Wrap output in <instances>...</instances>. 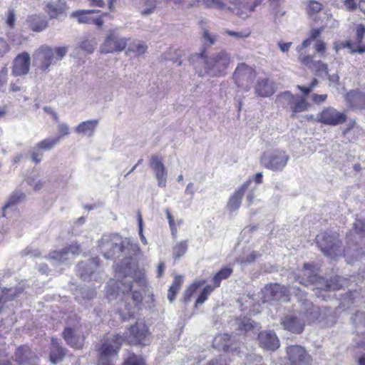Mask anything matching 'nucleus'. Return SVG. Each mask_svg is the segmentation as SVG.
I'll return each mask as SVG.
<instances>
[{
	"instance_id": "obj_1",
	"label": "nucleus",
	"mask_w": 365,
	"mask_h": 365,
	"mask_svg": "<svg viewBox=\"0 0 365 365\" xmlns=\"http://www.w3.org/2000/svg\"><path fill=\"white\" fill-rule=\"evenodd\" d=\"M148 335V329L143 322L132 326L124 336L115 334L106 339L100 349L98 365H114L118 351L123 341L130 344H142Z\"/></svg>"
},
{
	"instance_id": "obj_2",
	"label": "nucleus",
	"mask_w": 365,
	"mask_h": 365,
	"mask_svg": "<svg viewBox=\"0 0 365 365\" xmlns=\"http://www.w3.org/2000/svg\"><path fill=\"white\" fill-rule=\"evenodd\" d=\"M190 61L200 76H217L227 70L231 63V58L225 51H220L207 57L203 49L200 53L192 54Z\"/></svg>"
},
{
	"instance_id": "obj_3",
	"label": "nucleus",
	"mask_w": 365,
	"mask_h": 365,
	"mask_svg": "<svg viewBox=\"0 0 365 365\" xmlns=\"http://www.w3.org/2000/svg\"><path fill=\"white\" fill-rule=\"evenodd\" d=\"M68 52L66 46L42 45L33 53V65L36 73L48 72L51 66L61 61Z\"/></svg>"
},
{
	"instance_id": "obj_4",
	"label": "nucleus",
	"mask_w": 365,
	"mask_h": 365,
	"mask_svg": "<svg viewBox=\"0 0 365 365\" xmlns=\"http://www.w3.org/2000/svg\"><path fill=\"white\" fill-rule=\"evenodd\" d=\"M262 1L229 0V6H227L222 0H201L200 2L206 7L215 8L221 11L228 9L240 18L246 19L251 16Z\"/></svg>"
},
{
	"instance_id": "obj_5",
	"label": "nucleus",
	"mask_w": 365,
	"mask_h": 365,
	"mask_svg": "<svg viewBox=\"0 0 365 365\" xmlns=\"http://www.w3.org/2000/svg\"><path fill=\"white\" fill-rule=\"evenodd\" d=\"M297 280L304 285L316 282L317 284V289L336 290L341 287V284H339V277H335L329 282H325L323 279H319L318 280L315 268L309 264H304Z\"/></svg>"
},
{
	"instance_id": "obj_6",
	"label": "nucleus",
	"mask_w": 365,
	"mask_h": 365,
	"mask_svg": "<svg viewBox=\"0 0 365 365\" xmlns=\"http://www.w3.org/2000/svg\"><path fill=\"white\" fill-rule=\"evenodd\" d=\"M144 276L145 274L142 271H135L132 276H125L124 279L115 282V284L118 289L117 294L121 292L122 294L126 295V298L128 299L130 297L133 302V304L135 306L142 301V294L137 291L131 292L132 290V282L135 280L136 283L140 284H144ZM114 284L113 282H110V286Z\"/></svg>"
},
{
	"instance_id": "obj_7",
	"label": "nucleus",
	"mask_w": 365,
	"mask_h": 365,
	"mask_svg": "<svg viewBox=\"0 0 365 365\" xmlns=\"http://www.w3.org/2000/svg\"><path fill=\"white\" fill-rule=\"evenodd\" d=\"M130 239H123L115 234L103 237L99 242V247L106 259H111L123 251L125 247L129 245Z\"/></svg>"
},
{
	"instance_id": "obj_8",
	"label": "nucleus",
	"mask_w": 365,
	"mask_h": 365,
	"mask_svg": "<svg viewBox=\"0 0 365 365\" xmlns=\"http://www.w3.org/2000/svg\"><path fill=\"white\" fill-rule=\"evenodd\" d=\"M128 41V39L121 36L117 30H109L100 45L99 52L102 54L121 52L126 48Z\"/></svg>"
},
{
	"instance_id": "obj_9",
	"label": "nucleus",
	"mask_w": 365,
	"mask_h": 365,
	"mask_svg": "<svg viewBox=\"0 0 365 365\" xmlns=\"http://www.w3.org/2000/svg\"><path fill=\"white\" fill-rule=\"evenodd\" d=\"M289 158V155L284 151L275 150L264 153L260 162L264 167L278 171L286 166Z\"/></svg>"
},
{
	"instance_id": "obj_10",
	"label": "nucleus",
	"mask_w": 365,
	"mask_h": 365,
	"mask_svg": "<svg viewBox=\"0 0 365 365\" xmlns=\"http://www.w3.org/2000/svg\"><path fill=\"white\" fill-rule=\"evenodd\" d=\"M317 243L324 255L334 257L341 254V246L338 239L327 233L317 236Z\"/></svg>"
},
{
	"instance_id": "obj_11",
	"label": "nucleus",
	"mask_w": 365,
	"mask_h": 365,
	"mask_svg": "<svg viewBox=\"0 0 365 365\" xmlns=\"http://www.w3.org/2000/svg\"><path fill=\"white\" fill-rule=\"evenodd\" d=\"M316 120L324 125L336 126L346 120L345 113L340 112L333 107L324 108L317 116Z\"/></svg>"
},
{
	"instance_id": "obj_12",
	"label": "nucleus",
	"mask_w": 365,
	"mask_h": 365,
	"mask_svg": "<svg viewBox=\"0 0 365 365\" xmlns=\"http://www.w3.org/2000/svg\"><path fill=\"white\" fill-rule=\"evenodd\" d=\"M256 77L255 71L245 63L239 65L234 73V78L239 86L249 89Z\"/></svg>"
},
{
	"instance_id": "obj_13",
	"label": "nucleus",
	"mask_w": 365,
	"mask_h": 365,
	"mask_svg": "<svg viewBox=\"0 0 365 365\" xmlns=\"http://www.w3.org/2000/svg\"><path fill=\"white\" fill-rule=\"evenodd\" d=\"M71 17L79 24H93L98 26L103 24L102 16L99 14V11L96 10L76 11L71 13Z\"/></svg>"
},
{
	"instance_id": "obj_14",
	"label": "nucleus",
	"mask_w": 365,
	"mask_h": 365,
	"mask_svg": "<svg viewBox=\"0 0 365 365\" xmlns=\"http://www.w3.org/2000/svg\"><path fill=\"white\" fill-rule=\"evenodd\" d=\"M31 57L27 52L17 55L12 63L11 74L14 76H22L27 74L30 70Z\"/></svg>"
},
{
	"instance_id": "obj_15",
	"label": "nucleus",
	"mask_w": 365,
	"mask_h": 365,
	"mask_svg": "<svg viewBox=\"0 0 365 365\" xmlns=\"http://www.w3.org/2000/svg\"><path fill=\"white\" fill-rule=\"evenodd\" d=\"M287 354L292 365H310V356L300 346L287 347Z\"/></svg>"
},
{
	"instance_id": "obj_16",
	"label": "nucleus",
	"mask_w": 365,
	"mask_h": 365,
	"mask_svg": "<svg viewBox=\"0 0 365 365\" xmlns=\"http://www.w3.org/2000/svg\"><path fill=\"white\" fill-rule=\"evenodd\" d=\"M150 165L155 173L158 186L165 187L166 185L168 173L162 158L157 155L151 156L150 158Z\"/></svg>"
},
{
	"instance_id": "obj_17",
	"label": "nucleus",
	"mask_w": 365,
	"mask_h": 365,
	"mask_svg": "<svg viewBox=\"0 0 365 365\" xmlns=\"http://www.w3.org/2000/svg\"><path fill=\"white\" fill-rule=\"evenodd\" d=\"M80 252V246L76 243H72L68 247L51 252L49 254V259L58 262H64L79 255Z\"/></svg>"
},
{
	"instance_id": "obj_18",
	"label": "nucleus",
	"mask_w": 365,
	"mask_h": 365,
	"mask_svg": "<svg viewBox=\"0 0 365 365\" xmlns=\"http://www.w3.org/2000/svg\"><path fill=\"white\" fill-rule=\"evenodd\" d=\"M258 341L259 346L267 350L274 351L280 346L277 336L271 331L260 332L258 334Z\"/></svg>"
},
{
	"instance_id": "obj_19",
	"label": "nucleus",
	"mask_w": 365,
	"mask_h": 365,
	"mask_svg": "<svg viewBox=\"0 0 365 365\" xmlns=\"http://www.w3.org/2000/svg\"><path fill=\"white\" fill-rule=\"evenodd\" d=\"M59 142V138H48L39 142L31 152V158L36 163H38L42 158L41 150H48L52 149Z\"/></svg>"
},
{
	"instance_id": "obj_20",
	"label": "nucleus",
	"mask_w": 365,
	"mask_h": 365,
	"mask_svg": "<svg viewBox=\"0 0 365 365\" xmlns=\"http://www.w3.org/2000/svg\"><path fill=\"white\" fill-rule=\"evenodd\" d=\"M213 346L219 350H223L227 352L237 353V347L233 344L231 337L227 334H221L216 336L213 339Z\"/></svg>"
},
{
	"instance_id": "obj_21",
	"label": "nucleus",
	"mask_w": 365,
	"mask_h": 365,
	"mask_svg": "<svg viewBox=\"0 0 365 365\" xmlns=\"http://www.w3.org/2000/svg\"><path fill=\"white\" fill-rule=\"evenodd\" d=\"M63 337L74 348L78 349L83 346V337L77 327H66L63 331Z\"/></svg>"
},
{
	"instance_id": "obj_22",
	"label": "nucleus",
	"mask_w": 365,
	"mask_h": 365,
	"mask_svg": "<svg viewBox=\"0 0 365 365\" xmlns=\"http://www.w3.org/2000/svg\"><path fill=\"white\" fill-rule=\"evenodd\" d=\"M299 61L303 65L309 67L318 74L324 73H327V66L321 61H314L313 56H303L302 53L299 56Z\"/></svg>"
},
{
	"instance_id": "obj_23",
	"label": "nucleus",
	"mask_w": 365,
	"mask_h": 365,
	"mask_svg": "<svg viewBox=\"0 0 365 365\" xmlns=\"http://www.w3.org/2000/svg\"><path fill=\"white\" fill-rule=\"evenodd\" d=\"M284 328L293 333H301L304 329V319L301 320L298 317L292 315L287 316L282 322Z\"/></svg>"
},
{
	"instance_id": "obj_24",
	"label": "nucleus",
	"mask_w": 365,
	"mask_h": 365,
	"mask_svg": "<svg viewBox=\"0 0 365 365\" xmlns=\"http://www.w3.org/2000/svg\"><path fill=\"white\" fill-rule=\"evenodd\" d=\"M255 91L257 96L266 98L272 96L274 93L273 84L267 78L259 79L255 87Z\"/></svg>"
},
{
	"instance_id": "obj_25",
	"label": "nucleus",
	"mask_w": 365,
	"mask_h": 365,
	"mask_svg": "<svg viewBox=\"0 0 365 365\" xmlns=\"http://www.w3.org/2000/svg\"><path fill=\"white\" fill-rule=\"evenodd\" d=\"M249 184L250 182H247L243 184L242 187L236 190L230 197L227 203V208L230 211H235L240 207L242 197L245 190L247 189Z\"/></svg>"
},
{
	"instance_id": "obj_26",
	"label": "nucleus",
	"mask_w": 365,
	"mask_h": 365,
	"mask_svg": "<svg viewBox=\"0 0 365 365\" xmlns=\"http://www.w3.org/2000/svg\"><path fill=\"white\" fill-rule=\"evenodd\" d=\"M98 124V120H89L81 122L76 128V133L84 135L91 137L93 135Z\"/></svg>"
},
{
	"instance_id": "obj_27",
	"label": "nucleus",
	"mask_w": 365,
	"mask_h": 365,
	"mask_svg": "<svg viewBox=\"0 0 365 365\" xmlns=\"http://www.w3.org/2000/svg\"><path fill=\"white\" fill-rule=\"evenodd\" d=\"M278 284L266 286L262 290L264 302H269L272 299H279L282 297V289Z\"/></svg>"
},
{
	"instance_id": "obj_28",
	"label": "nucleus",
	"mask_w": 365,
	"mask_h": 365,
	"mask_svg": "<svg viewBox=\"0 0 365 365\" xmlns=\"http://www.w3.org/2000/svg\"><path fill=\"white\" fill-rule=\"evenodd\" d=\"M46 11L51 18L63 14L66 9L64 0H52L46 4Z\"/></svg>"
},
{
	"instance_id": "obj_29",
	"label": "nucleus",
	"mask_w": 365,
	"mask_h": 365,
	"mask_svg": "<svg viewBox=\"0 0 365 365\" xmlns=\"http://www.w3.org/2000/svg\"><path fill=\"white\" fill-rule=\"evenodd\" d=\"M349 104L356 108H365V94L358 91H351L346 95Z\"/></svg>"
},
{
	"instance_id": "obj_30",
	"label": "nucleus",
	"mask_w": 365,
	"mask_h": 365,
	"mask_svg": "<svg viewBox=\"0 0 365 365\" xmlns=\"http://www.w3.org/2000/svg\"><path fill=\"white\" fill-rule=\"evenodd\" d=\"M28 22L31 29L34 31H41L47 27L46 21L38 15L29 16Z\"/></svg>"
},
{
	"instance_id": "obj_31",
	"label": "nucleus",
	"mask_w": 365,
	"mask_h": 365,
	"mask_svg": "<svg viewBox=\"0 0 365 365\" xmlns=\"http://www.w3.org/2000/svg\"><path fill=\"white\" fill-rule=\"evenodd\" d=\"M309 107V104L304 98L295 96V99L290 107L293 113L292 116H294V115L297 113H301L308 110Z\"/></svg>"
},
{
	"instance_id": "obj_32",
	"label": "nucleus",
	"mask_w": 365,
	"mask_h": 365,
	"mask_svg": "<svg viewBox=\"0 0 365 365\" xmlns=\"http://www.w3.org/2000/svg\"><path fill=\"white\" fill-rule=\"evenodd\" d=\"M183 283V278L182 276H175L174 281L168 290V298L170 302L175 299V296L180 290Z\"/></svg>"
},
{
	"instance_id": "obj_33",
	"label": "nucleus",
	"mask_w": 365,
	"mask_h": 365,
	"mask_svg": "<svg viewBox=\"0 0 365 365\" xmlns=\"http://www.w3.org/2000/svg\"><path fill=\"white\" fill-rule=\"evenodd\" d=\"M26 195L22 192L16 191L14 192L4 207V216H6V212L9 208L17 204L18 202L23 201Z\"/></svg>"
},
{
	"instance_id": "obj_34",
	"label": "nucleus",
	"mask_w": 365,
	"mask_h": 365,
	"mask_svg": "<svg viewBox=\"0 0 365 365\" xmlns=\"http://www.w3.org/2000/svg\"><path fill=\"white\" fill-rule=\"evenodd\" d=\"M295 99V96L289 91H284L277 96L276 102L282 106L287 105L291 107Z\"/></svg>"
},
{
	"instance_id": "obj_35",
	"label": "nucleus",
	"mask_w": 365,
	"mask_h": 365,
	"mask_svg": "<svg viewBox=\"0 0 365 365\" xmlns=\"http://www.w3.org/2000/svg\"><path fill=\"white\" fill-rule=\"evenodd\" d=\"M53 350L50 354V360L52 363L56 364L59 361L64 355V352L62 348L58 347L57 341L52 340Z\"/></svg>"
},
{
	"instance_id": "obj_36",
	"label": "nucleus",
	"mask_w": 365,
	"mask_h": 365,
	"mask_svg": "<svg viewBox=\"0 0 365 365\" xmlns=\"http://www.w3.org/2000/svg\"><path fill=\"white\" fill-rule=\"evenodd\" d=\"M98 267V262L96 259L91 261L88 264L81 263L79 264L80 269H83V272L81 273V277L86 279V276L92 277L94 273V268Z\"/></svg>"
},
{
	"instance_id": "obj_37",
	"label": "nucleus",
	"mask_w": 365,
	"mask_h": 365,
	"mask_svg": "<svg viewBox=\"0 0 365 365\" xmlns=\"http://www.w3.org/2000/svg\"><path fill=\"white\" fill-rule=\"evenodd\" d=\"M140 12L143 15L151 14L156 6L157 0H143Z\"/></svg>"
},
{
	"instance_id": "obj_38",
	"label": "nucleus",
	"mask_w": 365,
	"mask_h": 365,
	"mask_svg": "<svg viewBox=\"0 0 365 365\" xmlns=\"http://www.w3.org/2000/svg\"><path fill=\"white\" fill-rule=\"evenodd\" d=\"M205 283V281H196L193 282L185 291L184 295L185 301H190L191 297L196 292L197 289L202 286Z\"/></svg>"
},
{
	"instance_id": "obj_39",
	"label": "nucleus",
	"mask_w": 365,
	"mask_h": 365,
	"mask_svg": "<svg viewBox=\"0 0 365 365\" xmlns=\"http://www.w3.org/2000/svg\"><path fill=\"white\" fill-rule=\"evenodd\" d=\"M356 235L359 236L361 242H365V220H357L354 223V230Z\"/></svg>"
},
{
	"instance_id": "obj_40",
	"label": "nucleus",
	"mask_w": 365,
	"mask_h": 365,
	"mask_svg": "<svg viewBox=\"0 0 365 365\" xmlns=\"http://www.w3.org/2000/svg\"><path fill=\"white\" fill-rule=\"evenodd\" d=\"M232 273V269L229 268H225L220 270L213 278L215 283V287H217L220 284L222 279L227 278Z\"/></svg>"
},
{
	"instance_id": "obj_41",
	"label": "nucleus",
	"mask_w": 365,
	"mask_h": 365,
	"mask_svg": "<svg viewBox=\"0 0 365 365\" xmlns=\"http://www.w3.org/2000/svg\"><path fill=\"white\" fill-rule=\"evenodd\" d=\"M223 34H227V35L232 36L237 39H241V38H248L250 36L251 32L248 29L245 30V31H233L226 29L223 31Z\"/></svg>"
},
{
	"instance_id": "obj_42",
	"label": "nucleus",
	"mask_w": 365,
	"mask_h": 365,
	"mask_svg": "<svg viewBox=\"0 0 365 365\" xmlns=\"http://www.w3.org/2000/svg\"><path fill=\"white\" fill-rule=\"evenodd\" d=\"M96 46V41L95 38L84 40L80 44V47L88 53H92L94 51Z\"/></svg>"
},
{
	"instance_id": "obj_43",
	"label": "nucleus",
	"mask_w": 365,
	"mask_h": 365,
	"mask_svg": "<svg viewBox=\"0 0 365 365\" xmlns=\"http://www.w3.org/2000/svg\"><path fill=\"white\" fill-rule=\"evenodd\" d=\"M215 286L212 287L211 285L206 286L202 292H201L200 295L196 300V305L197 304H202L204 303L206 299H207L208 296L210 294V293L215 289Z\"/></svg>"
},
{
	"instance_id": "obj_44",
	"label": "nucleus",
	"mask_w": 365,
	"mask_h": 365,
	"mask_svg": "<svg viewBox=\"0 0 365 365\" xmlns=\"http://www.w3.org/2000/svg\"><path fill=\"white\" fill-rule=\"evenodd\" d=\"M147 46L140 42H137L130 46L129 51L135 53L137 55L140 56L147 51Z\"/></svg>"
},
{
	"instance_id": "obj_45",
	"label": "nucleus",
	"mask_w": 365,
	"mask_h": 365,
	"mask_svg": "<svg viewBox=\"0 0 365 365\" xmlns=\"http://www.w3.org/2000/svg\"><path fill=\"white\" fill-rule=\"evenodd\" d=\"M322 9V5L317 1H309L307 6V12L309 15H314L319 11H320Z\"/></svg>"
},
{
	"instance_id": "obj_46",
	"label": "nucleus",
	"mask_w": 365,
	"mask_h": 365,
	"mask_svg": "<svg viewBox=\"0 0 365 365\" xmlns=\"http://www.w3.org/2000/svg\"><path fill=\"white\" fill-rule=\"evenodd\" d=\"M186 242H180L174 248L173 255L175 258H178L184 255L187 250Z\"/></svg>"
},
{
	"instance_id": "obj_47",
	"label": "nucleus",
	"mask_w": 365,
	"mask_h": 365,
	"mask_svg": "<svg viewBox=\"0 0 365 365\" xmlns=\"http://www.w3.org/2000/svg\"><path fill=\"white\" fill-rule=\"evenodd\" d=\"M319 311L318 309L316 307H314L312 305L310 308V312H307L304 315V317L306 319V320L308 322H314L318 317Z\"/></svg>"
},
{
	"instance_id": "obj_48",
	"label": "nucleus",
	"mask_w": 365,
	"mask_h": 365,
	"mask_svg": "<svg viewBox=\"0 0 365 365\" xmlns=\"http://www.w3.org/2000/svg\"><path fill=\"white\" fill-rule=\"evenodd\" d=\"M58 135L56 138H59L60 140L61 138L69 134V126L66 123H60L58 125Z\"/></svg>"
},
{
	"instance_id": "obj_49",
	"label": "nucleus",
	"mask_w": 365,
	"mask_h": 365,
	"mask_svg": "<svg viewBox=\"0 0 365 365\" xmlns=\"http://www.w3.org/2000/svg\"><path fill=\"white\" fill-rule=\"evenodd\" d=\"M16 23V14L13 9H9L6 14V25L13 29Z\"/></svg>"
},
{
	"instance_id": "obj_50",
	"label": "nucleus",
	"mask_w": 365,
	"mask_h": 365,
	"mask_svg": "<svg viewBox=\"0 0 365 365\" xmlns=\"http://www.w3.org/2000/svg\"><path fill=\"white\" fill-rule=\"evenodd\" d=\"M124 365H145V362L141 357L132 355L125 361Z\"/></svg>"
},
{
	"instance_id": "obj_51",
	"label": "nucleus",
	"mask_w": 365,
	"mask_h": 365,
	"mask_svg": "<svg viewBox=\"0 0 365 365\" xmlns=\"http://www.w3.org/2000/svg\"><path fill=\"white\" fill-rule=\"evenodd\" d=\"M165 214H166L167 219L168 220V222H169V225H170L172 234L174 235L177 232V225L175 222L174 217L168 209H167L165 210Z\"/></svg>"
},
{
	"instance_id": "obj_52",
	"label": "nucleus",
	"mask_w": 365,
	"mask_h": 365,
	"mask_svg": "<svg viewBox=\"0 0 365 365\" xmlns=\"http://www.w3.org/2000/svg\"><path fill=\"white\" fill-rule=\"evenodd\" d=\"M10 51V46L2 37H0V58Z\"/></svg>"
},
{
	"instance_id": "obj_53",
	"label": "nucleus",
	"mask_w": 365,
	"mask_h": 365,
	"mask_svg": "<svg viewBox=\"0 0 365 365\" xmlns=\"http://www.w3.org/2000/svg\"><path fill=\"white\" fill-rule=\"evenodd\" d=\"M314 48L317 53H320L321 56H324L326 51V44L324 41L318 40L314 44Z\"/></svg>"
},
{
	"instance_id": "obj_54",
	"label": "nucleus",
	"mask_w": 365,
	"mask_h": 365,
	"mask_svg": "<svg viewBox=\"0 0 365 365\" xmlns=\"http://www.w3.org/2000/svg\"><path fill=\"white\" fill-rule=\"evenodd\" d=\"M138 227H139V235L140 237V240L144 245H147L148 241L143 235V219H142V217L140 215H138Z\"/></svg>"
},
{
	"instance_id": "obj_55",
	"label": "nucleus",
	"mask_w": 365,
	"mask_h": 365,
	"mask_svg": "<svg viewBox=\"0 0 365 365\" xmlns=\"http://www.w3.org/2000/svg\"><path fill=\"white\" fill-rule=\"evenodd\" d=\"M343 4L348 11H354L359 8V4H356L355 0H344Z\"/></svg>"
},
{
	"instance_id": "obj_56",
	"label": "nucleus",
	"mask_w": 365,
	"mask_h": 365,
	"mask_svg": "<svg viewBox=\"0 0 365 365\" xmlns=\"http://www.w3.org/2000/svg\"><path fill=\"white\" fill-rule=\"evenodd\" d=\"M203 38L204 39L209 42L210 45L214 44L217 40V36L215 35H212L208 31L205 30L203 31Z\"/></svg>"
},
{
	"instance_id": "obj_57",
	"label": "nucleus",
	"mask_w": 365,
	"mask_h": 365,
	"mask_svg": "<svg viewBox=\"0 0 365 365\" xmlns=\"http://www.w3.org/2000/svg\"><path fill=\"white\" fill-rule=\"evenodd\" d=\"M312 38H307L306 40H304V41L302 43V44H301V45H299V46H298L297 47V51L299 52V56H300V54H301V53H302V55H303V56H306V55L303 53V49H304V48H307V47H308L309 46H310V45H311V43H312Z\"/></svg>"
},
{
	"instance_id": "obj_58",
	"label": "nucleus",
	"mask_w": 365,
	"mask_h": 365,
	"mask_svg": "<svg viewBox=\"0 0 365 365\" xmlns=\"http://www.w3.org/2000/svg\"><path fill=\"white\" fill-rule=\"evenodd\" d=\"M327 98V94L318 95V94L314 93L312 96V101L317 104H321V103H324L326 101Z\"/></svg>"
},
{
	"instance_id": "obj_59",
	"label": "nucleus",
	"mask_w": 365,
	"mask_h": 365,
	"mask_svg": "<svg viewBox=\"0 0 365 365\" xmlns=\"http://www.w3.org/2000/svg\"><path fill=\"white\" fill-rule=\"evenodd\" d=\"M351 48V42H334L333 44V48L336 52H338L341 48Z\"/></svg>"
},
{
	"instance_id": "obj_60",
	"label": "nucleus",
	"mask_w": 365,
	"mask_h": 365,
	"mask_svg": "<svg viewBox=\"0 0 365 365\" xmlns=\"http://www.w3.org/2000/svg\"><path fill=\"white\" fill-rule=\"evenodd\" d=\"M8 69L4 67L0 70V87L5 84L7 81Z\"/></svg>"
},
{
	"instance_id": "obj_61",
	"label": "nucleus",
	"mask_w": 365,
	"mask_h": 365,
	"mask_svg": "<svg viewBox=\"0 0 365 365\" xmlns=\"http://www.w3.org/2000/svg\"><path fill=\"white\" fill-rule=\"evenodd\" d=\"M365 34V26L363 24H359L356 27V36L357 39L360 42L361 41Z\"/></svg>"
},
{
	"instance_id": "obj_62",
	"label": "nucleus",
	"mask_w": 365,
	"mask_h": 365,
	"mask_svg": "<svg viewBox=\"0 0 365 365\" xmlns=\"http://www.w3.org/2000/svg\"><path fill=\"white\" fill-rule=\"evenodd\" d=\"M350 49V52L351 53H365V45H359L356 46H353L352 43H351V48H349Z\"/></svg>"
},
{
	"instance_id": "obj_63",
	"label": "nucleus",
	"mask_w": 365,
	"mask_h": 365,
	"mask_svg": "<svg viewBox=\"0 0 365 365\" xmlns=\"http://www.w3.org/2000/svg\"><path fill=\"white\" fill-rule=\"evenodd\" d=\"M39 252L36 250V249H33L32 247H26L24 250V255H31L32 257H38L39 256Z\"/></svg>"
},
{
	"instance_id": "obj_64",
	"label": "nucleus",
	"mask_w": 365,
	"mask_h": 365,
	"mask_svg": "<svg viewBox=\"0 0 365 365\" xmlns=\"http://www.w3.org/2000/svg\"><path fill=\"white\" fill-rule=\"evenodd\" d=\"M208 365H227V364L225 359L220 356V358L210 361Z\"/></svg>"
}]
</instances>
